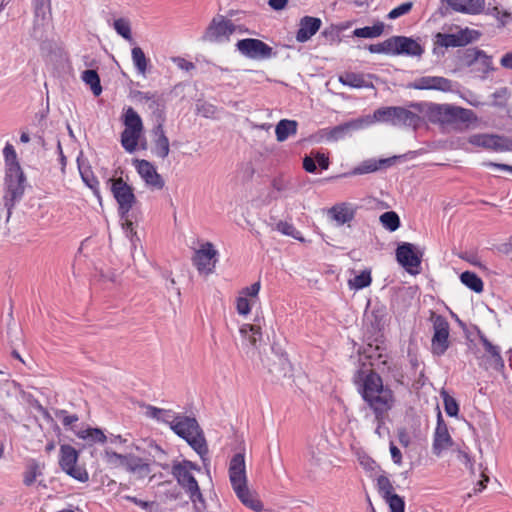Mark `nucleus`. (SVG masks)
Here are the masks:
<instances>
[{"label": "nucleus", "instance_id": "obj_37", "mask_svg": "<svg viewBox=\"0 0 512 512\" xmlns=\"http://www.w3.org/2000/svg\"><path fill=\"white\" fill-rule=\"evenodd\" d=\"M130 454H119L110 448H106L104 450V460L105 462L113 468H123L126 469L128 459Z\"/></svg>", "mask_w": 512, "mask_h": 512}, {"label": "nucleus", "instance_id": "obj_55", "mask_svg": "<svg viewBox=\"0 0 512 512\" xmlns=\"http://www.w3.org/2000/svg\"><path fill=\"white\" fill-rule=\"evenodd\" d=\"M378 486L380 491L384 494L385 498L393 494V486L387 477L381 476L378 478Z\"/></svg>", "mask_w": 512, "mask_h": 512}, {"label": "nucleus", "instance_id": "obj_23", "mask_svg": "<svg viewBox=\"0 0 512 512\" xmlns=\"http://www.w3.org/2000/svg\"><path fill=\"white\" fill-rule=\"evenodd\" d=\"M134 165L145 183L155 189H162L164 181L162 177L157 173L155 167L147 160H134Z\"/></svg>", "mask_w": 512, "mask_h": 512}, {"label": "nucleus", "instance_id": "obj_39", "mask_svg": "<svg viewBox=\"0 0 512 512\" xmlns=\"http://www.w3.org/2000/svg\"><path fill=\"white\" fill-rule=\"evenodd\" d=\"M461 282L476 293L483 291V281L474 272L465 271L460 275Z\"/></svg>", "mask_w": 512, "mask_h": 512}, {"label": "nucleus", "instance_id": "obj_44", "mask_svg": "<svg viewBox=\"0 0 512 512\" xmlns=\"http://www.w3.org/2000/svg\"><path fill=\"white\" fill-rule=\"evenodd\" d=\"M382 226L387 230L393 232L400 226V219L396 212L388 211L383 213L379 218Z\"/></svg>", "mask_w": 512, "mask_h": 512}, {"label": "nucleus", "instance_id": "obj_56", "mask_svg": "<svg viewBox=\"0 0 512 512\" xmlns=\"http://www.w3.org/2000/svg\"><path fill=\"white\" fill-rule=\"evenodd\" d=\"M390 42V38L385 40L383 43L372 44L369 46V50L372 53H392L393 49H390V46H387Z\"/></svg>", "mask_w": 512, "mask_h": 512}, {"label": "nucleus", "instance_id": "obj_61", "mask_svg": "<svg viewBox=\"0 0 512 512\" xmlns=\"http://www.w3.org/2000/svg\"><path fill=\"white\" fill-rule=\"evenodd\" d=\"M503 68L512 69V52L506 53L500 60Z\"/></svg>", "mask_w": 512, "mask_h": 512}, {"label": "nucleus", "instance_id": "obj_19", "mask_svg": "<svg viewBox=\"0 0 512 512\" xmlns=\"http://www.w3.org/2000/svg\"><path fill=\"white\" fill-rule=\"evenodd\" d=\"M397 261L411 274H417L421 264L420 256L414 251L410 243H403L396 250Z\"/></svg>", "mask_w": 512, "mask_h": 512}, {"label": "nucleus", "instance_id": "obj_3", "mask_svg": "<svg viewBox=\"0 0 512 512\" xmlns=\"http://www.w3.org/2000/svg\"><path fill=\"white\" fill-rule=\"evenodd\" d=\"M229 478L232 488L239 500L248 508L259 512L263 505L255 493L247 486L246 466L244 455L235 454L229 465Z\"/></svg>", "mask_w": 512, "mask_h": 512}, {"label": "nucleus", "instance_id": "obj_63", "mask_svg": "<svg viewBox=\"0 0 512 512\" xmlns=\"http://www.w3.org/2000/svg\"><path fill=\"white\" fill-rule=\"evenodd\" d=\"M287 2L288 0H269L268 4L274 10H281L286 6Z\"/></svg>", "mask_w": 512, "mask_h": 512}, {"label": "nucleus", "instance_id": "obj_45", "mask_svg": "<svg viewBox=\"0 0 512 512\" xmlns=\"http://www.w3.org/2000/svg\"><path fill=\"white\" fill-rule=\"evenodd\" d=\"M149 455L153 458V463L159 465L163 469H168L169 465L166 463V453L157 444H150Z\"/></svg>", "mask_w": 512, "mask_h": 512}, {"label": "nucleus", "instance_id": "obj_58", "mask_svg": "<svg viewBox=\"0 0 512 512\" xmlns=\"http://www.w3.org/2000/svg\"><path fill=\"white\" fill-rule=\"evenodd\" d=\"M314 160L322 169H327L329 166V158L324 153L316 152L314 154Z\"/></svg>", "mask_w": 512, "mask_h": 512}, {"label": "nucleus", "instance_id": "obj_36", "mask_svg": "<svg viewBox=\"0 0 512 512\" xmlns=\"http://www.w3.org/2000/svg\"><path fill=\"white\" fill-rule=\"evenodd\" d=\"M76 435L78 438L86 440L90 444H94V443L103 444L108 440L107 436L99 428L82 429V430H79L76 433Z\"/></svg>", "mask_w": 512, "mask_h": 512}, {"label": "nucleus", "instance_id": "obj_60", "mask_svg": "<svg viewBox=\"0 0 512 512\" xmlns=\"http://www.w3.org/2000/svg\"><path fill=\"white\" fill-rule=\"evenodd\" d=\"M390 453H391V457L394 461V463L396 464H400L401 463V459H402V455H401V452L400 450L393 444H391L390 446Z\"/></svg>", "mask_w": 512, "mask_h": 512}, {"label": "nucleus", "instance_id": "obj_48", "mask_svg": "<svg viewBox=\"0 0 512 512\" xmlns=\"http://www.w3.org/2000/svg\"><path fill=\"white\" fill-rule=\"evenodd\" d=\"M275 229L282 233L283 235L291 236L294 239H297L301 242L305 241V239L301 237L300 232L297 231L291 223H288L286 221H280L276 224Z\"/></svg>", "mask_w": 512, "mask_h": 512}, {"label": "nucleus", "instance_id": "obj_42", "mask_svg": "<svg viewBox=\"0 0 512 512\" xmlns=\"http://www.w3.org/2000/svg\"><path fill=\"white\" fill-rule=\"evenodd\" d=\"M132 61L138 73L145 75L148 67V59L140 47H134L131 51Z\"/></svg>", "mask_w": 512, "mask_h": 512}, {"label": "nucleus", "instance_id": "obj_53", "mask_svg": "<svg viewBox=\"0 0 512 512\" xmlns=\"http://www.w3.org/2000/svg\"><path fill=\"white\" fill-rule=\"evenodd\" d=\"M391 512H404V501L396 494L387 496Z\"/></svg>", "mask_w": 512, "mask_h": 512}, {"label": "nucleus", "instance_id": "obj_17", "mask_svg": "<svg viewBox=\"0 0 512 512\" xmlns=\"http://www.w3.org/2000/svg\"><path fill=\"white\" fill-rule=\"evenodd\" d=\"M469 143L496 151L512 150V141L498 135L475 134L469 137Z\"/></svg>", "mask_w": 512, "mask_h": 512}, {"label": "nucleus", "instance_id": "obj_59", "mask_svg": "<svg viewBox=\"0 0 512 512\" xmlns=\"http://www.w3.org/2000/svg\"><path fill=\"white\" fill-rule=\"evenodd\" d=\"M303 167L307 172L314 173L316 171L314 158L306 156L303 160Z\"/></svg>", "mask_w": 512, "mask_h": 512}, {"label": "nucleus", "instance_id": "obj_12", "mask_svg": "<svg viewBox=\"0 0 512 512\" xmlns=\"http://www.w3.org/2000/svg\"><path fill=\"white\" fill-rule=\"evenodd\" d=\"M233 22L222 15L215 16L207 27L203 39L208 42L222 43L229 40L235 32Z\"/></svg>", "mask_w": 512, "mask_h": 512}, {"label": "nucleus", "instance_id": "obj_54", "mask_svg": "<svg viewBox=\"0 0 512 512\" xmlns=\"http://www.w3.org/2000/svg\"><path fill=\"white\" fill-rule=\"evenodd\" d=\"M124 499L134 503L135 505L149 512H153L154 509L156 508L155 502L144 501L133 496H124Z\"/></svg>", "mask_w": 512, "mask_h": 512}, {"label": "nucleus", "instance_id": "obj_28", "mask_svg": "<svg viewBox=\"0 0 512 512\" xmlns=\"http://www.w3.org/2000/svg\"><path fill=\"white\" fill-rule=\"evenodd\" d=\"M125 470L138 479H143L151 473L149 460L134 454H130Z\"/></svg>", "mask_w": 512, "mask_h": 512}, {"label": "nucleus", "instance_id": "obj_34", "mask_svg": "<svg viewBox=\"0 0 512 512\" xmlns=\"http://www.w3.org/2000/svg\"><path fill=\"white\" fill-rule=\"evenodd\" d=\"M397 157H391L386 159L376 160H367L364 161L360 166L356 167L353 171V174H366L370 172L377 171L382 166L392 165L396 161Z\"/></svg>", "mask_w": 512, "mask_h": 512}, {"label": "nucleus", "instance_id": "obj_40", "mask_svg": "<svg viewBox=\"0 0 512 512\" xmlns=\"http://www.w3.org/2000/svg\"><path fill=\"white\" fill-rule=\"evenodd\" d=\"M384 31V24L378 22L373 26H366L357 28L353 31V35L360 38H376L379 37Z\"/></svg>", "mask_w": 512, "mask_h": 512}, {"label": "nucleus", "instance_id": "obj_33", "mask_svg": "<svg viewBox=\"0 0 512 512\" xmlns=\"http://www.w3.org/2000/svg\"><path fill=\"white\" fill-rule=\"evenodd\" d=\"M298 123L295 120L282 119L275 127L276 139L278 142H284L289 136L297 133Z\"/></svg>", "mask_w": 512, "mask_h": 512}, {"label": "nucleus", "instance_id": "obj_49", "mask_svg": "<svg viewBox=\"0 0 512 512\" xmlns=\"http://www.w3.org/2000/svg\"><path fill=\"white\" fill-rule=\"evenodd\" d=\"M196 110L199 115L205 118H214L217 114V107L208 102H198Z\"/></svg>", "mask_w": 512, "mask_h": 512}, {"label": "nucleus", "instance_id": "obj_27", "mask_svg": "<svg viewBox=\"0 0 512 512\" xmlns=\"http://www.w3.org/2000/svg\"><path fill=\"white\" fill-rule=\"evenodd\" d=\"M369 126V120L359 117L331 129L329 139L338 140L351 131L364 129Z\"/></svg>", "mask_w": 512, "mask_h": 512}, {"label": "nucleus", "instance_id": "obj_11", "mask_svg": "<svg viewBox=\"0 0 512 512\" xmlns=\"http://www.w3.org/2000/svg\"><path fill=\"white\" fill-rule=\"evenodd\" d=\"M433 323L432 352L435 355H443L449 347V323L445 317L431 312Z\"/></svg>", "mask_w": 512, "mask_h": 512}, {"label": "nucleus", "instance_id": "obj_52", "mask_svg": "<svg viewBox=\"0 0 512 512\" xmlns=\"http://www.w3.org/2000/svg\"><path fill=\"white\" fill-rule=\"evenodd\" d=\"M7 168H11L14 164L19 165L17 162V155L12 145L7 144L3 150Z\"/></svg>", "mask_w": 512, "mask_h": 512}, {"label": "nucleus", "instance_id": "obj_10", "mask_svg": "<svg viewBox=\"0 0 512 512\" xmlns=\"http://www.w3.org/2000/svg\"><path fill=\"white\" fill-rule=\"evenodd\" d=\"M108 182L111 184V192L119 205L121 218H125L136 203L133 189L122 178H111Z\"/></svg>", "mask_w": 512, "mask_h": 512}, {"label": "nucleus", "instance_id": "obj_20", "mask_svg": "<svg viewBox=\"0 0 512 512\" xmlns=\"http://www.w3.org/2000/svg\"><path fill=\"white\" fill-rule=\"evenodd\" d=\"M474 34L476 32L468 28L462 29L455 34L437 33L436 43L446 48L464 46L475 40Z\"/></svg>", "mask_w": 512, "mask_h": 512}, {"label": "nucleus", "instance_id": "obj_13", "mask_svg": "<svg viewBox=\"0 0 512 512\" xmlns=\"http://www.w3.org/2000/svg\"><path fill=\"white\" fill-rule=\"evenodd\" d=\"M78 452L70 445H62L60 448L59 464L63 471L74 479L85 482L88 480V473L77 465Z\"/></svg>", "mask_w": 512, "mask_h": 512}, {"label": "nucleus", "instance_id": "obj_51", "mask_svg": "<svg viewBox=\"0 0 512 512\" xmlns=\"http://www.w3.org/2000/svg\"><path fill=\"white\" fill-rule=\"evenodd\" d=\"M412 7H413V2L409 1V2L402 3L398 7L392 9L388 13L387 17L389 19H396L402 15L409 13L411 11Z\"/></svg>", "mask_w": 512, "mask_h": 512}, {"label": "nucleus", "instance_id": "obj_38", "mask_svg": "<svg viewBox=\"0 0 512 512\" xmlns=\"http://www.w3.org/2000/svg\"><path fill=\"white\" fill-rule=\"evenodd\" d=\"M44 465L40 464L36 460H30L26 465V470L23 474V483L26 486H31L36 478L42 475V469Z\"/></svg>", "mask_w": 512, "mask_h": 512}, {"label": "nucleus", "instance_id": "obj_21", "mask_svg": "<svg viewBox=\"0 0 512 512\" xmlns=\"http://www.w3.org/2000/svg\"><path fill=\"white\" fill-rule=\"evenodd\" d=\"M417 90H439L448 92L452 90V81L441 76H423L408 85Z\"/></svg>", "mask_w": 512, "mask_h": 512}, {"label": "nucleus", "instance_id": "obj_7", "mask_svg": "<svg viewBox=\"0 0 512 512\" xmlns=\"http://www.w3.org/2000/svg\"><path fill=\"white\" fill-rule=\"evenodd\" d=\"M170 428L179 437L185 439L201 457L207 453L204 436L195 418L176 413Z\"/></svg>", "mask_w": 512, "mask_h": 512}, {"label": "nucleus", "instance_id": "obj_16", "mask_svg": "<svg viewBox=\"0 0 512 512\" xmlns=\"http://www.w3.org/2000/svg\"><path fill=\"white\" fill-rule=\"evenodd\" d=\"M236 46L243 55L249 58L266 59L272 55V48L258 39L239 40Z\"/></svg>", "mask_w": 512, "mask_h": 512}, {"label": "nucleus", "instance_id": "obj_26", "mask_svg": "<svg viewBox=\"0 0 512 512\" xmlns=\"http://www.w3.org/2000/svg\"><path fill=\"white\" fill-rule=\"evenodd\" d=\"M321 20L316 17L305 16L300 20L299 30L296 35V39L298 42H306L313 35L317 33V31L321 27Z\"/></svg>", "mask_w": 512, "mask_h": 512}, {"label": "nucleus", "instance_id": "obj_24", "mask_svg": "<svg viewBox=\"0 0 512 512\" xmlns=\"http://www.w3.org/2000/svg\"><path fill=\"white\" fill-rule=\"evenodd\" d=\"M453 444V440L449 434L447 425L441 418V415L438 416L437 427L434 433L433 440V452L435 455L439 456L444 450L451 447Z\"/></svg>", "mask_w": 512, "mask_h": 512}, {"label": "nucleus", "instance_id": "obj_18", "mask_svg": "<svg viewBox=\"0 0 512 512\" xmlns=\"http://www.w3.org/2000/svg\"><path fill=\"white\" fill-rule=\"evenodd\" d=\"M261 284L259 281L250 286L244 287L239 291L236 298V310L240 315H248L252 306L255 304Z\"/></svg>", "mask_w": 512, "mask_h": 512}, {"label": "nucleus", "instance_id": "obj_25", "mask_svg": "<svg viewBox=\"0 0 512 512\" xmlns=\"http://www.w3.org/2000/svg\"><path fill=\"white\" fill-rule=\"evenodd\" d=\"M329 443L326 437L319 436L313 438L308 447L310 460L315 465H320L328 457Z\"/></svg>", "mask_w": 512, "mask_h": 512}, {"label": "nucleus", "instance_id": "obj_57", "mask_svg": "<svg viewBox=\"0 0 512 512\" xmlns=\"http://www.w3.org/2000/svg\"><path fill=\"white\" fill-rule=\"evenodd\" d=\"M173 62L181 70L191 71V70L195 69V65L192 62H190L184 58H181V57L174 58Z\"/></svg>", "mask_w": 512, "mask_h": 512}, {"label": "nucleus", "instance_id": "obj_35", "mask_svg": "<svg viewBox=\"0 0 512 512\" xmlns=\"http://www.w3.org/2000/svg\"><path fill=\"white\" fill-rule=\"evenodd\" d=\"M330 215L338 225L350 222L354 217L353 209L347 204L336 205L331 208Z\"/></svg>", "mask_w": 512, "mask_h": 512}, {"label": "nucleus", "instance_id": "obj_5", "mask_svg": "<svg viewBox=\"0 0 512 512\" xmlns=\"http://www.w3.org/2000/svg\"><path fill=\"white\" fill-rule=\"evenodd\" d=\"M364 119L369 120V126L380 122L393 126L411 127L413 130H416L422 122V118L416 110L401 106L378 108L374 111L373 115H366Z\"/></svg>", "mask_w": 512, "mask_h": 512}, {"label": "nucleus", "instance_id": "obj_22", "mask_svg": "<svg viewBox=\"0 0 512 512\" xmlns=\"http://www.w3.org/2000/svg\"><path fill=\"white\" fill-rule=\"evenodd\" d=\"M387 46H390V49H393V54L420 56L424 51L418 42L404 36L391 37Z\"/></svg>", "mask_w": 512, "mask_h": 512}, {"label": "nucleus", "instance_id": "obj_29", "mask_svg": "<svg viewBox=\"0 0 512 512\" xmlns=\"http://www.w3.org/2000/svg\"><path fill=\"white\" fill-rule=\"evenodd\" d=\"M455 11L466 14H479L483 11L485 0H446Z\"/></svg>", "mask_w": 512, "mask_h": 512}, {"label": "nucleus", "instance_id": "obj_9", "mask_svg": "<svg viewBox=\"0 0 512 512\" xmlns=\"http://www.w3.org/2000/svg\"><path fill=\"white\" fill-rule=\"evenodd\" d=\"M25 176L20 165H13L6 169L4 206L7 208V220L15 203L19 201L25 190Z\"/></svg>", "mask_w": 512, "mask_h": 512}, {"label": "nucleus", "instance_id": "obj_41", "mask_svg": "<svg viewBox=\"0 0 512 512\" xmlns=\"http://www.w3.org/2000/svg\"><path fill=\"white\" fill-rule=\"evenodd\" d=\"M81 78L85 84L90 86L95 96H99L102 93L100 78L95 70H85Z\"/></svg>", "mask_w": 512, "mask_h": 512}, {"label": "nucleus", "instance_id": "obj_4", "mask_svg": "<svg viewBox=\"0 0 512 512\" xmlns=\"http://www.w3.org/2000/svg\"><path fill=\"white\" fill-rule=\"evenodd\" d=\"M193 471L200 472L201 468L188 460L174 462L171 467L172 475L188 494L195 509L200 511L205 509L206 504Z\"/></svg>", "mask_w": 512, "mask_h": 512}, {"label": "nucleus", "instance_id": "obj_47", "mask_svg": "<svg viewBox=\"0 0 512 512\" xmlns=\"http://www.w3.org/2000/svg\"><path fill=\"white\" fill-rule=\"evenodd\" d=\"M114 29L116 32L121 35L124 39L131 41V25L129 20L125 18L116 19L113 23Z\"/></svg>", "mask_w": 512, "mask_h": 512}, {"label": "nucleus", "instance_id": "obj_14", "mask_svg": "<svg viewBox=\"0 0 512 512\" xmlns=\"http://www.w3.org/2000/svg\"><path fill=\"white\" fill-rule=\"evenodd\" d=\"M218 251L211 242H205L195 251L193 264L200 273L210 274L217 263Z\"/></svg>", "mask_w": 512, "mask_h": 512}, {"label": "nucleus", "instance_id": "obj_64", "mask_svg": "<svg viewBox=\"0 0 512 512\" xmlns=\"http://www.w3.org/2000/svg\"><path fill=\"white\" fill-rule=\"evenodd\" d=\"M77 421H78L77 415H64V417L62 419V424L64 426H70Z\"/></svg>", "mask_w": 512, "mask_h": 512}, {"label": "nucleus", "instance_id": "obj_30", "mask_svg": "<svg viewBox=\"0 0 512 512\" xmlns=\"http://www.w3.org/2000/svg\"><path fill=\"white\" fill-rule=\"evenodd\" d=\"M153 133L156 136L154 140V152L159 158L165 159L169 155L170 146L162 124L157 125Z\"/></svg>", "mask_w": 512, "mask_h": 512}, {"label": "nucleus", "instance_id": "obj_32", "mask_svg": "<svg viewBox=\"0 0 512 512\" xmlns=\"http://www.w3.org/2000/svg\"><path fill=\"white\" fill-rule=\"evenodd\" d=\"M144 415L170 426L174 421L176 413L170 409H162L152 405H146Z\"/></svg>", "mask_w": 512, "mask_h": 512}, {"label": "nucleus", "instance_id": "obj_1", "mask_svg": "<svg viewBox=\"0 0 512 512\" xmlns=\"http://www.w3.org/2000/svg\"><path fill=\"white\" fill-rule=\"evenodd\" d=\"M355 382L363 400L373 411L376 419L381 421L394 405L393 391L383 385L382 378L373 370L359 371Z\"/></svg>", "mask_w": 512, "mask_h": 512}, {"label": "nucleus", "instance_id": "obj_31", "mask_svg": "<svg viewBox=\"0 0 512 512\" xmlns=\"http://www.w3.org/2000/svg\"><path fill=\"white\" fill-rule=\"evenodd\" d=\"M341 84L352 88H370L373 84L366 80L365 75L355 72H345L338 76Z\"/></svg>", "mask_w": 512, "mask_h": 512}, {"label": "nucleus", "instance_id": "obj_43", "mask_svg": "<svg viewBox=\"0 0 512 512\" xmlns=\"http://www.w3.org/2000/svg\"><path fill=\"white\" fill-rule=\"evenodd\" d=\"M371 273L368 270L362 271L360 274L355 275L348 280V286L351 290H360L368 287L371 284Z\"/></svg>", "mask_w": 512, "mask_h": 512}, {"label": "nucleus", "instance_id": "obj_15", "mask_svg": "<svg viewBox=\"0 0 512 512\" xmlns=\"http://www.w3.org/2000/svg\"><path fill=\"white\" fill-rule=\"evenodd\" d=\"M241 349L249 356H253L259 349L262 341L261 327L256 324H243L240 327Z\"/></svg>", "mask_w": 512, "mask_h": 512}, {"label": "nucleus", "instance_id": "obj_6", "mask_svg": "<svg viewBox=\"0 0 512 512\" xmlns=\"http://www.w3.org/2000/svg\"><path fill=\"white\" fill-rule=\"evenodd\" d=\"M124 130L121 133V145L128 153L135 152L139 145L146 148V140L144 138V125L140 115L132 107L123 110L121 116Z\"/></svg>", "mask_w": 512, "mask_h": 512}, {"label": "nucleus", "instance_id": "obj_2", "mask_svg": "<svg viewBox=\"0 0 512 512\" xmlns=\"http://www.w3.org/2000/svg\"><path fill=\"white\" fill-rule=\"evenodd\" d=\"M409 108L424 114L434 124L454 125L476 120L472 110L450 104L411 103Z\"/></svg>", "mask_w": 512, "mask_h": 512}, {"label": "nucleus", "instance_id": "obj_62", "mask_svg": "<svg viewBox=\"0 0 512 512\" xmlns=\"http://www.w3.org/2000/svg\"><path fill=\"white\" fill-rule=\"evenodd\" d=\"M493 11L495 12V16L501 21L502 25H505L507 23L506 19L511 17L510 13L507 11L501 13L498 7H495Z\"/></svg>", "mask_w": 512, "mask_h": 512}, {"label": "nucleus", "instance_id": "obj_46", "mask_svg": "<svg viewBox=\"0 0 512 512\" xmlns=\"http://www.w3.org/2000/svg\"><path fill=\"white\" fill-rule=\"evenodd\" d=\"M480 341L482 342L485 351L492 357L494 362L497 365L503 366V360L500 355L499 348L493 345L485 336H480Z\"/></svg>", "mask_w": 512, "mask_h": 512}, {"label": "nucleus", "instance_id": "obj_50", "mask_svg": "<svg viewBox=\"0 0 512 512\" xmlns=\"http://www.w3.org/2000/svg\"><path fill=\"white\" fill-rule=\"evenodd\" d=\"M442 396L444 400V409L447 415L451 417L457 416L459 407L456 400L445 391L442 392Z\"/></svg>", "mask_w": 512, "mask_h": 512}, {"label": "nucleus", "instance_id": "obj_8", "mask_svg": "<svg viewBox=\"0 0 512 512\" xmlns=\"http://www.w3.org/2000/svg\"><path fill=\"white\" fill-rule=\"evenodd\" d=\"M458 63L460 67L470 68V72L481 79H486L495 70L492 57L476 47L459 52Z\"/></svg>", "mask_w": 512, "mask_h": 512}]
</instances>
